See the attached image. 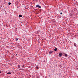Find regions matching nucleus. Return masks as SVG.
<instances>
[{"instance_id":"nucleus-1","label":"nucleus","mask_w":78,"mask_h":78,"mask_svg":"<svg viewBox=\"0 0 78 78\" xmlns=\"http://www.w3.org/2000/svg\"><path fill=\"white\" fill-rule=\"evenodd\" d=\"M36 7H37V8H41V6L38 5H36Z\"/></svg>"},{"instance_id":"nucleus-2","label":"nucleus","mask_w":78,"mask_h":78,"mask_svg":"<svg viewBox=\"0 0 78 78\" xmlns=\"http://www.w3.org/2000/svg\"><path fill=\"white\" fill-rule=\"evenodd\" d=\"M77 44L75 43H74V47H75L76 48L77 47Z\"/></svg>"},{"instance_id":"nucleus-3","label":"nucleus","mask_w":78,"mask_h":78,"mask_svg":"<svg viewBox=\"0 0 78 78\" xmlns=\"http://www.w3.org/2000/svg\"><path fill=\"white\" fill-rule=\"evenodd\" d=\"M51 53H53V51H50L49 52V55H50L51 54Z\"/></svg>"},{"instance_id":"nucleus-4","label":"nucleus","mask_w":78,"mask_h":78,"mask_svg":"<svg viewBox=\"0 0 78 78\" xmlns=\"http://www.w3.org/2000/svg\"><path fill=\"white\" fill-rule=\"evenodd\" d=\"M7 75H11V72H9L7 73Z\"/></svg>"},{"instance_id":"nucleus-5","label":"nucleus","mask_w":78,"mask_h":78,"mask_svg":"<svg viewBox=\"0 0 78 78\" xmlns=\"http://www.w3.org/2000/svg\"><path fill=\"white\" fill-rule=\"evenodd\" d=\"M57 48H55L54 49V51H57Z\"/></svg>"},{"instance_id":"nucleus-6","label":"nucleus","mask_w":78,"mask_h":78,"mask_svg":"<svg viewBox=\"0 0 78 78\" xmlns=\"http://www.w3.org/2000/svg\"><path fill=\"white\" fill-rule=\"evenodd\" d=\"M59 56H62V53H60L59 54Z\"/></svg>"},{"instance_id":"nucleus-7","label":"nucleus","mask_w":78,"mask_h":78,"mask_svg":"<svg viewBox=\"0 0 78 78\" xmlns=\"http://www.w3.org/2000/svg\"><path fill=\"white\" fill-rule=\"evenodd\" d=\"M65 56L66 57H67V55L66 54H65Z\"/></svg>"},{"instance_id":"nucleus-8","label":"nucleus","mask_w":78,"mask_h":78,"mask_svg":"<svg viewBox=\"0 0 78 78\" xmlns=\"http://www.w3.org/2000/svg\"><path fill=\"white\" fill-rule=\"evenodd\" d=\"M18 39H19V38H17L16 39V41H18Z\"/></svg>"},{"instance_id":"nucleus-9","label":"nucleus","mask_w":78,"mask_h":78,"mask_svg":"<svg viewBox=\"0 0 78 78\" xmlns=\"http://www.w3.org/2000/svg\"><path fill=\"white\" fill-rule=\"evenodd\" d=\"M19 17H22V16L21 15H19Z\"/></svg>"},{"instance_id":"nucleus-10","label":"nucleus","mask_w":78,"mask_h":78,"mask_svg":"<svg viewBox=\"0 0 78 78\" xmlns=\"http://www.w3.org/2000/svg\"><path fill=\"white\" fill-rule=\"evenodd\" d=\"M18 67L19 68H20V65H19L18 66Z\"/></svg>"},{"instance_id":"nucleus-11","label":"nucleus","mask_w":78,"mask_h":78,"mask_svg":"<svg viewBox=\"0 0 78 78\" xmlns=\"http://www.w3.org/2000/svg\"><path fill=\"white\" fill-rule=\"evenodd\" d=\"M8 5H11V2H9L8 3Z\"/></svg>"},{"instance_id":"nucleus-12","label":"nucleus","mask_w":78,"mask_h":78,"mask_svg":"<svg viewBox=\"0 0 78 78\" xmlns=\"http://www.w3.org/2000/svg\"><path fill=\"white\" fill-rule=\"evenodd\" d=\"M36 68L37 69H39V67L38 66H37Z\"/></svg>"},{"instance_id":"nucleus-13","label":"nucleus","mask_w":78,"mask_h":78,"mask_svg":"<svg viewBox=\"0 0 78 78\" xmlns=\"http://www.w3.org/2000/svg\"><path fill=\"white\" fill-rule=\"evenodd\" d=\"M60 14H61V15H62V12H61L60 13Z\"/></svg>"},{"instance_id":"nucleus-14","label":"nucleus","mask_w":78,"mask_h":78,"mask_svg":"<svg viewBox=\"0 0 78 78\" xmlns=\"http://www.w3.org/2000/svg\"><path fill=\"white\" fill-rule=\"evenodd\" d=\"M24 66H24V65H23V66H22V67H24Z\"/></svg>"},{"instance_id":"nucleus-15","label":"nucleus","mask_w":78,"mask_h":78,"mask_svg":"<svg viewBox=\"0 0 78 78\" xmlns=\"http://www.w3.org/2000/svg\"><path fill=\"white\" fill-rule=\"evenodd\" d=\"M16 56H17V54H16Z\"/></svg>"},{"instance_id":"nucleus-16","label":"nucleus","mask_w":78,"mask_h":78,"mask_svg":"<svg viewBox=\"0 0 78 78\" xmlns=\"http://www.w3.org/2000/svg\"><path fill=\"white\" fill-rule=\"evenodd\" d=\"M0 73H1V71H0Z\"/></svg>"}]
</instances>
